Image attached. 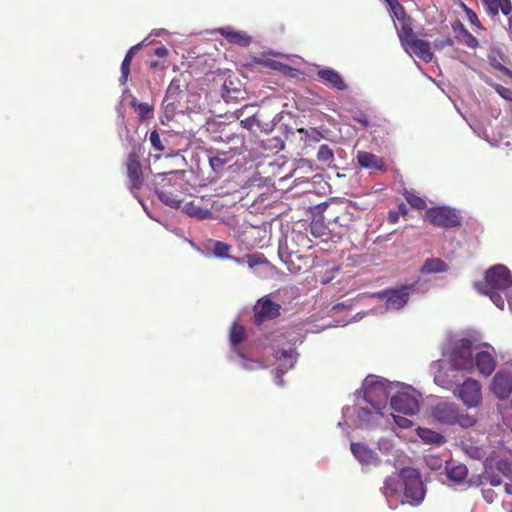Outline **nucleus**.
I'll return each instance as SVG.
<instances>
[{
	"instance_id": "obj_1",
	"label": "nucleus",
	"mask_w": 512,
	"mask_h": 512,
	"mask_svg": "<svg viewBox=\"0 0 512 512\" xmlns=\"http://www.w3.org/2000/svg\"><path fill=\"white\" fill-rule=\"evenodd\" d=\"M154 188L158 198L172 208H179V198L184 188V179L181 173L175 171L166 174H158L154 180Z\"/></svg>"
},
{
	"instance_id": "obj_2",
	"label": "nucleus",
	"mask_w": 512,
	"mask_h": 512,
	"mask_svg": "<svg viewBox=\"0 0 512 512\" xmlns=\"http://www.w3.org/2000/svg\"><path fill=\"white\" fill-rule=\"evenodd\" d=\"M405 501L411 505L420 504L425 496V489L419 472L412 467L400 470Z\"/></svg>"
},
{
	"instance_id": "obj_3",
	"label": "nucleus",
	"mask_w": 512,
	"mask_h": 512,
	"mask_svg": "<svg viewBox=\"0 0 512 512\" xmlns=\"http://www.w3.org/2000/svg\"><path fill=\"white\" fill-rule=\"evenodd\" d=\"M143 154L144 149L140 145H137L132 148L125 160L129 188L131 190H139L144 184V175L141 163Z\"/></svg>"
},
{
	"instance_id": "obj_4",
	"label": "nucleus",
	"mask_w": 512,
	"mask_h": 512,
	"mask_svg": "<svg viewBox=\"0 0 512 512\" xmlns=\"http://www.w3.org/2000/svg\"><path fill=\"white\" fill-rule=\"evenodd\" d=\"M476 286L478 290L491 289L507 291L512 286V274L506 266L497 264L486 271L484 284H477Z\"/></svg>"
},
{
	"instance_id": "obj_5",
	"label": "nucleus",
	"mask_w": 512,
	"mask_h": 512,
	"mask_svg": "<svg viewBox=\"0 0 512 512\" xmlns=\"http://www.w3.org/2000/svg\"><path fill=\"white\" fill-rule=\"evenodd\" d=\"M424 217L431 225L441 228H454L461 224L457 211L446 206L428 208Z\"/></svg>"
},
{
	"instance_id": "obj_6",
	"label": "nucleus",
	"mask_w": 512,
	"mask_h": 512,
	"mask_svg": "<svg viewBox=\"0 0 512 512\" xmlns=\"http://www.w3.org/2000/svg\"><path fill=\"white\" fill-rule=\"evenodd\" d=\"M450 362L455 370H466L473 365L472 341L469 339L459 340L451 353Z\"/></svg>"
},
{
	"instance_id": "obj_7",
	"label": "nucleus",
	"mask_w": 512,
	"mask_h": 512,
	"mask_svg": "<svg viewBox=\"0 0 512 512\" xmlns=\"http://www.w3.org/2000/svg\"><path fill=\"white\" fill-rule=\"evenodd\" d=\"M394 411L404 415H415L420 409L418 397L414 391H399L390 401Z\"/></svg>"
},
{
	"instance_id": "obj_8",
	"label": "nucleus",
	"mask_w": 512,
	"mask_h": 512,
	"mask_svg": "<svg viewBox=\"0 0 512 512\" xmlns=\"http://www.w3.org/2000/svg\"><path fill=\"white\" fill-rule=\"evenodd\" d=\"M411 286H400L394 289H386L378 293V297L385 299L388 310H399L403 308L410 296Z\"/></svg>"
},
{
	"instance_id": "obj_9",
	"label": "nucleus",
	"mask_w": 512,
	"mask_h": 512,
	"mask_svg": "<svg viewBox=\"0 0 512 512\" xmlns=\"http://www.w3.org/2000/svg\"><path fill=\"white\" fill-rule=\"evenodd\" d=\"M253 310L254 323L261 325L265 321L277 318L280 315L281 306L266 296L257 301Z\"/></svg>"
},
{
	"instance_id": "obj_10",
	"label": "nucleus",
	"mask_w": 512,
	"mask_h": 512,
	"mask_svg": "<svg viewBox=\"0 0 512 512\" xmlns=\"http://www.w3.org/2000/svg\"><path fill=\"white\" fill-rule=\"evenodd\" d=\"M459 396L467 407H477L482 401L481 386L474 379H467L461 385Z\"/></svg>"
},
{
	"instance_id": "obj_11",
	"label": "nucleus",
	"mask_w": 512,
	"mask_h": 512,
	"mask_svg": "<svg viewBox=\"0 0 512 512\" xmlns=\"http://www.w3.org/2000/svg\"><path fill=\"white\" fill-rule=\"evenodd\" d=\"M256 104H246L234 112L236 119H241L240 125L248 131H255V127L261 129L262 121L258 117V112H252Z\"/></svg>"
},
{
	"instance_id": "obj_12",
	"label": "nucleus",
	"mask_w": 512,
	"mask_h": 512,
	"mask_svg": "<svg viewBox=\"0 0 512 512\" xmlns=\"http://www.w3.org/2000/svg\"><path fill=\"white\" fill-rule=\"evenodd\" d=\"M458 407L449 402H440L433 406L432 416L442 424L453 425L458 420Z\"/></svg>"
},
{
	"instance_id": "obj_13",
	"label": "nucleus",
	"mask_w": 512,
	"mask_h": 512,
	"mask_svg": "<svg viewBox=\"0 0 512 512\" xmlns=\"http://www.w3.org/2000/svg\"><path fill=\"white\" fill-rule=\"evenodd\" d=\"M491 390L499 399H506L512 392V375L508 372L498 371L492 380Z\"/></svg>"
},
{
	"instance_id": "obj_14",
	"label": "nucleus",
	"mask_w": 512,
	"mask_h": 512,
	"mask_svg": "<svg viewBox=\"0 0 512 512\" xmlns=\"http://www.w3.org/2000/svg\"><path fill=\"white\" fill-rule=\"evenodd\" d=\"M235 153L229 151H207L208 162L216 174H222L233 160Z\"/></svg>"
},
{
	"instance_id": "obj_15",
	"label": "nucleus",
	"mask_w": 512,
	"mask_h": 512,
	"mask_svg": "<svg viewBox=\"0 0 512 512\" xmlns=\"http://www.w3.org/2000/svg\"><path fill=\"white\" fill-rule=\"evenodd\" d=\"M408 42V44L402 45L407 53L414 54L425 62L432 61L434 54L428 41L414 37Z\"/></svg>"
},
{
	"instance_id": "obj_16",
	"label": "nucleus",
	"mask_w": 512,
	"mask_h": 512,
	"mask_svg": "<svg viewBox=\"0 0 512 512\" xmlns=\"http://www.w3.org/2000/svg\"><path fill=\"white\" fill-rule=\"evenodd\" d=\"M350 449L360 463L374 466L380 464V458L377 453L363 443H351Z\"/></svg>"
},
{
	"instance_id": "obj_17",
	"label": "nucleus",
	"mask_w": 512,
	"mask_h": 512,
	"mask_svg": "<svg viewBox=\"0 0 512 512\" xmlns=\"http://www.w3.org/2000/svg\"><path fill=\"white\" fill-rule=\"evenodd\" d=\"M228 43L240 47H248L252 43V37L245 32L237 31L232 27H221L216 30Z\"/></svg>"
},
{
	"instance_id": "obj_18",
	"label": "nucleus",
	"mask_w": 512,
	"mask_h": 512,
	"mask_svg": "<svg viewBox=\"0 0 512 512\" xmlns=\"http://www.w3.org/2000/svg\"><path fill=\"white\" fill-rule=\"evenodd\" d=\"M356 159L358 165L362 168L377 170L380 172L387 171V166L383 159L373 153L367 151H358Z\"/></svg>"
},
{
	"instance_id": "obj_19",
	"label": "nucleus",
	"mask_w": 512,
	"mask_h": 512,
	"mask_svg": "<svg viewBox=\"0 0 512 512\" xmlns=\"http://www.w3.org/2000/svg\"><path fill=\"white\" fill-rule=\"evenodd\" d=\"M318 79L325 85L337 89L346 90L347 85L344 82L342 76L332 68L321 69L317 72Z\"/></svg>"
},
{
	"instance_id": "obj_20",
	"label": "nucleus",
	"mask_w": 512,
	"mask_h": 512,
	"mask_svg": "<svg viewBox=\"0 0 512 512\" xmlns=\"http://www.w3.org/2000/svg\"><path fill=\"white\" fill-rule=\"evenodd\" d=\"M475 362L478 371L484 376L492 374L496 367L494 357L487 351L477 353L475 356Z\"/></svg>"
},
{
	"instance_id": "obj_21",
	"label": "nucleus",
	"mask_w": 512,
	"mask_h": 512,
	"mask_svg": "<svg viewBox=\"0 0 512 512\" xmlns=\"http://www.w3.org/2000/svg\"><path fill=\"white\" fill-rule=\"evenodd\" d=\"M418 437L425 443V444H431L434 446H441L446 442L445 437L429 428H422L419 427L416 430Z\"/></svg>"
},
{
	"instance_id": "obj_22",
	"label": "nucleus",
	"mask_w": 512,
	"mask_h": 512,
	"mask_svg": "<svg viewBox=\"0 0 512 512\" xmlns=\"http://www.w3.org/2000/svg\"><path fill=\"white\" fill-rule=\"evenodd\" d=\"M397 36L401 45L408 44L409 40L415 37L413 30V19L412 17L406 18L399 22V27L396 26Z\"/></svg>"
},
{
	"instance_id": "obj_23",
	"label": "nucleus",
	"mask_w": 512,
	"mask_h": 512,
	"mask_svg": "<svg viewBox=\"0 0 512 512\" xmlns=\"http://www.w3.org/2000/svg\"><path fill=\"white\" fill-rule=\"evenodd\" d=\"M454 31L456 32V38L459 43L466 45L469 48H476L478 46V40L474 37L461 22L454 25Z\"/></svg>"
},
{
	"instance_id": "obj_24",
	"label": "nucleus",
	"mask_w": 512,
	"mask_h": 512,
	"mask_svg": "<svg viewBox=\"0 0 512 512\" xmlns=\"http://www.w3.org/2000/svg\"><path fill=\"white\" fill-rule=\"evenodd\" d=\"M483 2L488 12L493 16H496L499 11L508 15L512 10L510 0H483Z\"/></svg>"
},
{
	"instance_id": "obj_25",
	"label": "nucleus",
	"mask_w": 512,
	"mask_h": 512,
	"mask_svg": "<svg viewBox=\"0 0 512 512\" xmlns=\"http://www.w3.org/2000/svg\"><path fill=\"white\" fill-rule=\"evenodd\" d=\"M449 266L440 258L426 259L421 267L422 274H434L448 271Z\"/></svg>"
},
{
	"instance_id": "obj_26",
	"label": "nucleus",
	"mask_w": 512,
	"mask_h": 512,
	"mask_svg": "<svg viewBox=\"0 0 512 512\" xmlns=\"http://www.w3.org/2000/svg\"><path fill=\"white\" fill-rule=\"evenodd\" d=\"M140 47H141V43L132 46L127 51V53L121 63V76H120L119 80L122 84H125L128 80L132 59H133L134 55L136 54V52L140 49Z\"/></svg>"
},
{
	"instance_id": "obj_27",
	"label": "nucleus",
	"mask_w": 512,
	"mask_h": 512,
	"mask_svg": "<svg viewBox=\"0 0 512 512\" xmlns=\"http://www.w3.org/2000/svg\"><path fill=\"white\" fill-rule=\"evenodd\" d=\"M401 488L403 489L401 478L389 476L384 480L382 492L387 498L395 497L399 495Z\"/></svg>"
},
{
	"instance_id": "obj_28",
	"label": "nucleus",
	"mask_w": 512,
	"mask_h": 512,
	"mask_svg": "<svg viewBox=\"0 0 512 512\" xmlns=\"http://www.w3.org/2000/svg\"><path fill=\"white\" fill-rule=\"evenodd\" d=\"M184 211L187 215L195 217L197 219H207L212 215V212L196 204L195 201L187 203L184 207Z\"/></svg>"
},
{
	"instance_id": "obj_29",
	"label": "nucleus",
	"mask_w": 512,
	"mask_h": 512,
	"mask_svg": "<svg viewBox=\"0 0 512 512\" xmlns=\"http://www.w3.org/2000/svg\"><path fill=\"white\" fill-rule=\"evenodd\" d=\"M246 331L243 325L238 322L233 323L229 331V340L233 347H236L245 340Z\"/></svg>"
},
{
	"instance_id": "obj_30",
	"label": "nucleus",
	"mask_w": 512,
	"mask_h": 512,
	"mask_svg": "<svg viewBox=\"0 0 512 512\" xmlns=\"http://www.w3.org/2000/svg\"><path fill=\"white\" fill-rule=\"evenodd\" d=\"M467 468L465 465H455L447 467V476L455 482H462L467 477Z\"/></svg>"
},
{
	"instance_id": "obj_31",
	"label": "nucleus",
	"mask_w": 512,
	"mask_h": 512,
	"mask_svg": "<svg viewBox=\"0 0 512 512\" xmlns=\"http://www.w3.org/2000/svg\"><path fill=\"white\" fill-rule=\"evenodd\" d=\"M132 106L135 108L136 112L138 113V117L140 121H145L153 116V107L148 103H137L134 99L132 101Z\"/></svg>"
},
{
	"instance_id": "obj_32",
	"label": "nucleus",
	"mask_w": 512,
	"mask_h": 512,
	"mask_svg": "<svg viewBox=\"0 0 512 512\" xmlns=\"http://www.w3.org/2000/svg\"><path fill=\"white\" fill-rule=\"evenodd\" d=\"M296 351L294 349H283L276 352L275 357L278 360H286V363L284 364L285 370H288L294 366V363L296 361Z\"/></svg>"
},
{
	"instance_id": "obj_33",
	"label": "nucleus",
	"mask_w": 512,
	"mask_h": 512,
	"mask_svg": "<svg viewBox=\"0 0 512 512\" xmlns=\"http://www.w3.org/2000/svg\"><path fill=\"white\" fill-rule=\"evenodd\" d=\"M481 293L488 295L491 299V301L501 310L504 309L505 306V300L502 294L505 295L508 294L506 291H500V290H491V289H480Z\"/></svg>"
},
{
	"instance_id": "obj_34",
	"label": "nucleus",
	"mask_w": 512,
	"mask_h": 512,
	"mask_svg": "<svg viewBox=\"0 0 512 512\" xmlns=\"http://www.w3.org/2000/svg\"><path fill=\"white\" fill-rule=\"evenodd\" d=\"M318 161L330 165L334 161V153L327 144L320 145L317 152Z\"/></svg>"
},
{
	"instance_id": "obj_35",
	"label": "nucleus",
	"mask_w": 512,
	"mask_h": 512,
	"mask_svg": "<svg viewBox=\"0 0 512 512\" xmlns=\"http://www.w3.org/2000/svg\"><path fill=\"white\" fill-rule=\"evenodd\" d=\"M405 199L415 209L422 210L426 208V201L413 192H406Z\"/></svg>"
},
{
	"instance_id": "obj_36",
	"label": "nucleus",
	"mask_w": 512,
	"mask_h": 512,
	"mask_svg": "<svg viewBox=\"0 0 512 512\" xmlns=\"http://www.w3.org/2000/svg\"><path fill=\"white\" fill-rule=\"evenodd\" d=\"M231 246L222 241H216L213 246V254L219 258H230Z\"/></svg>"
},
{
	"instance_id": "obj_37",
	"label": "nucleus",
	"mask_w": 512,
	"mask_h": 512,
	"mask_svg": "<svg viewBox=\"0 0 512 512\" xmlns=\"http://www.w3.org/2000/svg\"><path fill=\"white\" fill-rule=\"evenodd\" d=\"M268 260L266 257L261 253H255V254H247L246 255V264L249 266V268H254L258 265H262L267 263Z\"/></svg>"
},
{
	"instance_id": "obj_38",
	"label": "nucleus",
	"mask_w": 512,
	"mask_h": 512,
	"mask_svg": "<svg viewBox=\"0 0 512 512\" xmlns=\"http://www.w3.org/2000/svg\"><path fill=\"white\" fill-rule=\"evenodd\" d=\"M149 141H150V143H151V145H152V147L154 148L155 151H158V152H164L165 151V146L162 143L160 135H159L157 130H153L150 133Z\"/></svg>"
},
{
	"instance_id": "obj_39",
	"label": "nucleus",
	"mask_w": 512,
	"mask_h": 512,
	"mask_svg": "<svg viewBox=\"0 0 512 512\" xmlns=\"http://www.w3.org/2000/svg\"><path fill=\"white\" fill-rule=\"evenodd\" d=\"M310 233L314 237H321L326 233V226L322 221L313 220L310 224Z\"/></svg>"
},
{
	"instance_id": "obj_40",
	"label": "nucleus",
	"mask_w": 512,
	"mask_h": 512,
	"mask_svg": "<svg viewBox=\"0 0 512 512\" xmlns=\"http://www.w3.org/2000/svg\"><path fill=\"white\" fill-rule=\"evenodd\" d=\"M391 13L398 20V22L405 20L406 18H410L411 16L407 14L404 6L399 3L392 10Z\"/></svg>"
},
{
	"instance_id": "obj_41",
	"label": "nucleus",
	"mask_w": 512,
	"mask_h": 512,
	"mask_svg": "<svg viewBox=\"0 0 512 512\" xmlns=\"http://www.w3.org/2000/svg\"><path fill=\"white\" fill-rule=\"evenodd\" d=\"M475 422V418L468 415H462L458 411V420L456 423L460 424L462 427H471L475 424Z\"/></svg>"
},
{
	"instance_id": "obj_42",
	"label": "nucleus",
	"mask_w": 512,
	"mask_h": 512,
	"mask_svg": "<svg viewBox=\"0 0 512 512\" xmlns=\"http://www.w3.org/2000/svg\"><path fill=\"white\" fill-rule=\"evenodd\" d=\"M495 90L502 98L512 102V89L498 84L495 86Z\"/></svg>"
},
{
	"instance_id": "obj_43",
	"label": "nucleus",
	"mask_w": 512,
	"mask_h": 512,
	"mask_svg": "<svg viewBox=\"0 0 512 512\" xmlns=\"http://www.w3.org/2000/svg\"><path fill=\"white\" fill-rule=\"evenodd\" d=\"M353 120L360 123L363 128L370 126L369 117L364 112H357L353 115Z\"/></svg>"
},
{
	"instance_id": "obj_44",
	"label": "nucleus",
	"mask_w": 512,
	"mask_h": 512,
	"mask_svg": "<svg viewBox=\"0 0 512 512\" xmlns=\"http://www.w3.org/2000/svg\"><path fill=\"white\" fill-rule=\"evenodd\" d=\"M394 421L396 423L397 426H399L400 428H409L413 425V422L406 418V417H403V416H399V415H394Z\"/></svg>"
},
{
	"instance_id": "obj_45",
	"label": "nucleus",
	"mask_w": 512,
	"mask_h": 512,
	"mask_svg": "<svg viewBox=\"0 0 512 512\" xmlns=\"http://www.w3.org/2000/svg\"><path fill=\"white\" fill-rule=\"evenodd\" d=\"M465 12H466L468 20L470 21V23L473 26L481 27L480 21L476 15V13L473 10H471L470 8L465 6Z\"/></svg>"
},
{
	"instance_id": "obj_46",
	"label": "nucleus",
	"mask_w": 512,
	"mask_h": 512,
	"mask_svg": "<svg viewBox=\"0 0 512 512\" xmlns=\"http://www.w3.org/2000/svg\"><path fill=\"white\" fill-rule=\"evenodd\" d=\"M180 91L178 90V87H175L173 82L169 85L165 97V102H168L170 99H175V96L179 94Z\"/></svg>"
},
{
	"instance_id": "obj_47",
	"label": "nucleus",
	"mask_w": 512,
	"mask_h": 512,
	"mask_svg": "<svg viewBox=\"0 0 512 512\" xmlns=\"http://www.w3.org/2000/svg\"><path fill=\"white\" fill-rule=\"evenodd\" d=\"M484 479L492 486H499L502 483L500 476L496 474H487Z\"/></svg>"
},
{
	"instance_id": "obj_48",
	"label": "nucleus",
	"mask_w": 512,
	"mask_h": 512,
	"mask_svg": "<svg viewBox=\"0 0 512 512\" xmlns=\"http://www.w3.org/2000/svg\"><path fill=\"white\" fill-rule=\"evenodd\" d=\"M168 49L165 46L157 47L154 50V54L160 58H165L168 55Z\"/></svg>"
},
{
	"instance_id": "obj_49",
	"label": "nucleus",
	"mask_w": 512,
	"mask_h": 512,
	"mask_svg": "<svg viewBox=\"0 0 512 512\" xmlns=\"http://www.w3.org/2000/svg\"><path fill=\"white\" fill-rule=\"evenodd\" d=\"M398 220H399V212L395 211V210L389 211V213H388V221H389V223L395 224V223L398 222Z\"/></svg>"
},
{
	"instance_id": "obj_50",
	"label": "nucleus",
	"mask_w": 512,
	"mask_h": 512,
	"mask_svg": "<svg viewBox=\"0 0 512 512\" xmlns=\"http://www.w3.org/2000/svg\"><path fill=\"white\" fill-rule=\"evenodd\" d=\"M149 66L151 69H159V70H164L167 68V66L165 65V63L163 61H151Z\"/></svg>"
},
{
	"instance_id": "obj_51",
	"label": "nucleus",
	"mask_w": 512,
	"mask_h": 512,
	"mask_svg": "<svg viewBox=\"0 0 512 512\" xmlns=\"http://www.w3.org/2000/svg\"><path fill=\"white\" fill-rule=\"evenodd\" d=\"M372 393H373V390L372 389H369V390H366L365 391V395H364V398L367 402L371 403L378 411L381 409V406L380 405H374L372 403V400H371V397H372Z\"/></svg>"
},
{
	"instance_id": "obj_52",
	"label": "nucleus",
	"mask_w": 512,
	"mask_h": 512,
	"mask_svg": "<svg viewBox=\"0 0 512 512\" xmlns=\"http://www.w3.org/2000/svg\"><path fill=\"white\" fill-rule=\"evenodd\" d=\"M494 494L495 493H494V491L492 489H488V490L483 491V496H484L485 500L488 503H492L493 502Z\"/></svg>"
},
{
	"instance_id": "obj_53",
	"label": "nucleus",
	"mask_w": 512,
	"mask_h": 512,
	"mask_svg": "<svg viewBox=\"0 0 512 512\" xmlns=\"http://www.w3.org/2000/svg\"><path fill=\"white\" fill-rule=\"evenodd\" d=\"M268 65H269V67H271L272 69H275V70H282V68L287 67L278 61H269Z\"/></svg>"
},
{
	"instance_id": "obj_54",
	"label": "nucleus",
	"mask_w": 512,
	"mask_h": 512,
	"mask_svg": "<svg viewBox=\"0 0 512 512\" xmlns=\"http://www.w3.org/2000/svg\"><path fill=\"white\" fill-rule=\"evenodd\" d=\"M397 211L399 212V216L406 215L408 213V209L404 203L399 204Z\"/></svg>"
},
{
	"instance_id": "obj_55",
	"label": "nucleus",
	"mask_w": 512,
	"mask_h": 512,
	"mask_svg": "<svg viewBox=\"0 0 512 512\" xmlns=\"http://www.w3.org/2000/svg\"><path fill=\"white\" fill-rule=\"evenodd\" d=\"M391 11L396 5H398L400 2L398 0H384Z\"/></svg>"
},
{
	"instance_id": "obj_56",
	"label": "nucleus",
	"mask_w": 512,
	"mask_h": 512,
	"mask_svg": "<svg viewBox=\"0 0 512 512\" xmlns=\"http://www.w3.org/2000/svg\"><path fill=\"white\" fill-rule=\"evenodd\" d=\"M229 259L233 260L235 263H237L238 265H242L244 263H246V255L244 257H230Z\"/></svg>"
},
{
	"instance_id": "obj_57",
	"label": "nucleus",
	"mask_w": 512,
	"mask_h": 512,
	"mask_svg": "<svg viewBox=\"0 0 512 512\" xmlns=\"http://www.w3.org/2000/svg\"><path fill=\"white\" fill-rule=\"evenodd\" d=\"M370 411L367 408H361L358 412V416L363 419L364 417L370 415Z\"/></svg>"
},
{
	"instance_id": "obj_58",
	"label": "nucleus",
	"mask_w": 512,
	"mask_h": 512,
	"mask_svg": "<svg viewBox=\"0 0 512 512\" xmlns=\"http://www.w3.org/2000/svg\"><path fill=\"white\" fill-rule=\"evenodd\" d=\"M507 302L510 310L512 311V291L509 294H506Z\"/></svg>"
},
{
	"instance_id": "obj_59",
	"label": "nucleus",
	"mask_w": 512,
	"mask_h": 512,
	"mask_svg": "<svg viewBox=\"0 0 512 512\" xmlns=\"http://www.w3.org/2000/svg\"><path fill=\"white\" fill-rule=\"evenodd\" d=\"M505 491L507 494L512 495V485L511 484H505Z\"/></svg>"
},
{
	"instance_id": "obj_60",
	"label": "nucleus",
	"mask_w": 512,
	"mask_h": 512,
	"mask_svg": "<svg viewBox=\"0 0 512 512\" xmlns=\"http://www.w3.org/2000/svg\"><path fill=\"white\" fill-rule=\"evenodd\" d=\"M506 465H507L506 463H500V467H499V469H500L504 474H506V471L503 469V467H502V466H506Z\"/></svg>"
},
{
	"instance_id": "obj_61",
	"label": "nucleus",
	"mask_w": 512,
	"mask_h": 512,
	"mask_svg": "<svg viewBox=\"0 0 512 512\" xmlns=\"http://www.w3.org/2000/svg\"><path fill=\"white\" fill-rule=\"evenodd\" d=\"M445 43H446L447 45H452V40H451V39H447V40L445 41Z\"/></svg>"
},
{
	"instance_id": "obj_62",
	"label": "nucleus",
	"mask_w": 512,
	"mask_h": 512,
	"mask_svg": "<svg viewBox=\"0 0 512 512\" xmlns=\"http://www.w3.org/2000/svg\"><path fill=\"white\" fill-rule=\"evenodd\" d=\"M174 104V101L173 102H168L167 105H166V109L169 108V106L173 105Z\"/></svg>"
},
{
	"instance_id": "obj_63",
	"label": "nucleus",
	"mask_w": 512,
	"mask_h": 512,
	"mask_svg": "<svg viewBox=\"0 0 512 512\" xmlns=\"http://www.w3.org/2000/svg\"><path fill=\"white\" fill-rule=\"evenodd\" d=\"M435 382L439 383V376H435Z\"/></svg>"
},
{
	"instance_id": "obj_64",
	"label": "nucleus",
	"mask_w": 512,
	"mask_h": 512,
	"mask_svg": "<svg viewBox=\"0 0 512 512\" xmlns=\"http://www.w3.org/2000/svg\"><path fill=\"white\" fill-rule=\"evenodd\" d=\"M509 22H510V26L512 27V15H511V18L509 19Z\"/></svg>"
}]
</instances>
